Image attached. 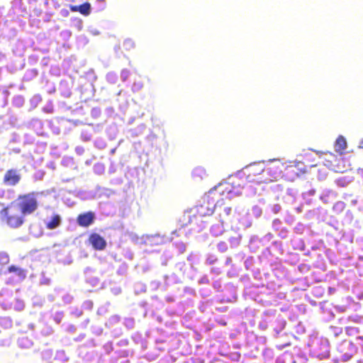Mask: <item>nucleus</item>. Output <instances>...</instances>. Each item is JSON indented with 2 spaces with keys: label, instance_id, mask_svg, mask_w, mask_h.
<instances>
[{
  "label": "nucleus",
  "instance_id": "f03ea898",
  "mask_svg": "<svg viewBox=\"0 0 363 363\" xmlns=\"http://www.w3.org/2000/svg\"><path fill=\"white\" fill-rule=\"evenodd\" d=\"M0 215L1 220L11 228H18L23 223V218L18 215V210L12 204L3 208Z\"/></svg>",
  "mask_w": 363,
  "mask_h": 363
},
{
  "label": "nucleus",
  "instance_id": "f257e3e1",
  "mask_svg": "<svg viewBox=\"0 0 363 363\" xmlns=\"http://www.w3.org/2000/svg\"><path fill=\"white\" fill-rule=\"evenodd\" d=\"M38 192L32 191L19 195L17 198L18 206L21 213L24 216L34 213L38 208Z\"/></svg>",
  "mask_w": 363,
  "mask_h": 363
},
{
  "label": "nucleus",
  "instance_id": "aec40b11",
  "mask_svg": "<svg viewBox=\"0 0 363 363\" xmlns=\"http://www.w3.org/2000/svg\"><path fill=\"white\" fill-rule=\"evenodd\" d=\"M360 144H361L362 147H363V140L361 141Z\"/></svg>",
  "mask_w": 363,
  "mask_h": 363
},
{
  "label": "nucleus",
  "instance_id": "4468645a",
  "mask_svg": "<svg viewBox=\"0 0 363 363\" xmlns=\"http://www.w3.org/2000/svg\"><path fill=\"white\" fill-rule=\"evenodd\" d=\"M79 12L83 15H89L90 13L91 6L90 4L86 2L79 6Z\"/></svg>",
  "mask_w": 363,
  "mask_h": 363
},
{
  "label": "nucleus",
  "instance_id": "a211bd4d",
  "mask_svg": "<svg viewBox=\"0 0 363 363\" xmlns=\"http://www.w3.org/2000/svg\"><path fill=\"white\" fill-rule=\"evenodd\" d=\"M225 211L227 214H229L230 213L231 208L230 207H228V208H226L225 209Z\"/></svg>",
  "mask_w": 363,
  "mask_h": 363
},
{
  "label": "nucleus",
  "instance_id": "0eeeda50",
  "mask_svg": "<svg viewBox=\"0 0 363 363\" xmlns=\"http://www.w3.org/2000/svg\"><path fill=\"white\" fill-rule=\"evenodd\" d=\"M89 242L96 250H103L106 247V241L99 234L93 233L89 237Z\"/></svg>",
  "mask_w": 363,
  "mask_h": 363
},
{
  "label": "nucleus",
  "instance_id": "6e6552de",
  "mask_svg": "<svg viewBox=\"0 0 363 363\" xmlns=\"http://www.w3.org/2000/svg\"><path fill=\"white\" fill-rule=\"evenodd\" d=\"M94 213L92 211H88L78 215L77 222L79 226L87 228L94 223Z\"/></svg>",
  "mask_w": 363,
  "mask_h": 363
},
{
  "label": "nucleus",
  "instance_id": "2eb2a0df",
  "mask_svg": "<svg viewBox=\"0 0 363 363\" xmlns=\"http://www.w3.org/2000/svg\"><path fill=\"white\" fill-rule=\"evenodd\" d=\"M123 46L126 50H130L135 48V43L131 39H127L124 41Z\"/></svg>",
  "mask_w": 363,
  "mask_h": 363
},
{
  "label": "nucleus",
  "instance_id": "39448f33",
  "mask_svg": "<svg viewBox=\"0 0 363 363\" xmlns=\"http://www.w3.org/2000/svg\"><path fill=\"white\" fill-rule=\"evenodd\" d=\"M284 164L279 160L272 161L268 163L269 173L273 182L279 180L281 177Z\"/></svg>",
  "mask_w": 363,
  "mask_h": 363
},
{
  "label": "nucleus",
  "instance_id": "f3484780",
  "mask_svg": "<svg viewBox=\"0 0 363 363\" xmlns=\"http://www.w3.org/2000/svg\"><path fill=\"white\" fill-rule=\"evenodd\" d=\"M78 8H79V6H72V5L70 6V10L74 12L79 11Z\"/></svg>",
  "mask_w": 363,
  "mask_h": 363
},
{
  "label": "nucleus",
  "instance_id": "dca6fc26",
  "mask_svg": "<svg viewBox=\"0 0 363 363\" xmlns=\"http://www.w3.org/2000/svg\"><path fill=\"white\" fill-rule=\"evenodd\" d=\"M218 247L221 252H225L228 250L227 244L225 242H220L218 244Z\"/></svg>",
  "mask_w": 363,
  "mask_h": 363
},
{
  "label": "nucleus",
  "instance_id": "6ab92c4d",
  "mask_svg": "<svg viewBox=\"0 0 363 363\" xmlns=\"http://www.w3.org/2000/svg\"><path fill=\"white\" fill-rule=\"evenodd\" d=\"M123 73H125V74H128V70H123Z\"/></svg>",
  "mask_w": 363,
  "mask_h": 363
},
{
  "label": "nucleus",
  "instance_id": "20e7f679",
  "mask_svg": "<svg viewBox=\"0 0 363 363\" xmlns=\"http://www.w3.org/2000/svg\"><path fill=\"white\" fill-rule=\"evenodd\" d=\"M214 205L209 201H203L195 207L196 216L199 218L211 216L214 213Z\"/></svg>",
  "mask_w": 363,
  "mask_h": 363
},
{
  "label": "nucleus",
  "instance_id": "ddd939ff",
  "mask_svg": "<svg viewBox=\"0 0 363 363\" xmlns=\"http://www.w3.org/2000/svg\"><path fill=\"white\" fill-rule=\"evenodd\" d=\"M10 273H15L20 279H25L26 277V272L25 269L11 265L8 268Z\"/></svg>",
  "mask_w": 363,
  "mask_h": 363
},
{
  "label": "nucleus",
  "instance_id": "1a4fd4ad",
  "mask_svg": "<svg viewBox=\"0 0 363 363\" xmlns=\"http://www.w3.org/2000/svg\"><path fill=\"white\" fill-rule=\"evenodd\" d=\"M304 173L305 171L300 169L297 165H289L285 167L283 176L285 177L287 180L294 181L296 178L299 177Z\"/></svg>",
  "mask_w": 363,
  "mask_h": 363
},
{
  "label": "nucleus",
  "instance_id": "f8f14e48",
  "mask_svg": "<svg viewBox=\"0 0 363 363\" xmlns=\"http://www.w3.org/2000/svg\"><path fill=\"white\" fill-rule=\"evenodd\" d=\"M61 223V217L60 215H54L51 220L45 224V226L49 230H53L60 226Z\"/></svg>",
  "mask_w": 363,
  "mask_h": 363
},
{
  "label": "nucleus",
  "instance_id": "7ed1b4c3",
  "mask_svg": "<svg viewBox=\"0 0 363 363\" xmlns=\"http://www.w3.org/2000/svg\"><path fill=\"white\" fill-rule=\"evenodd\" d=\"M263 171V163H255L245 167L244 174L245 175L247 182L260 184L259 179H260V177Z\"/></svg>",
  "mask_w": 363,
  "mask_h": 363
},
{
  "label": "nucleus",
  "instance_id": "9b49d317",
  "mask_svg": "<svg viewBox=\"0 0 363 363\" xmlns=\"http://www.w3.org/2000/svg\"><path fill=\"white\" fill-rule=\"evenodd\" d=\"M269 172L268 163L265 164H264V171L262 172L260 179H259L260 184H268L273 182V180L270 179L272 177Z\"/></svg>",
  "mask_w": 363,
  "mask_h": 363
},
{
  "label": "nucleus",
  "instance_id": "9d476101",
  "mask_svg": "<svg viewBox=\"0 0 363 363\" xmlns=\"http://www.w3.org/2000/svg\"><path fill=\"white\" fill-rule=\"evenodd\" d=\"M335 150L338 152L340 155H342L344 152V151L347 148V142L343 136L340 135L337 137L335 143Z\"/></svg>",
  "mask_w": 363,
  "mask_h": 363
},
{
  "label": "nucleus",
  "instance_id": "423d86ee",
  "mask_svg": "<svg viewBox=\"0 0 363 363\" xmlns=\"http://www.w3.org/2000/svg\"><path fill=\"white\" fill-rule=\"evenodd\" d=\"M21 177L18 170L10 169L4 176L3 182L8 186H16L21 181Z\"/></svg>",
  "mask_w": 363,
  "mask_h": 363
}]
</instances>
